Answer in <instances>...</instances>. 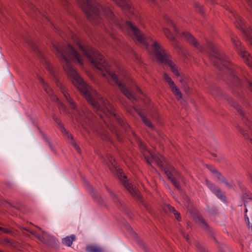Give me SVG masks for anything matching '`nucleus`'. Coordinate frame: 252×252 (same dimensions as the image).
I'll use <instances>...</instances> for the list:
<instances>
[{"label": "nucleus", "instance_id": "0eeeda50", "mask_svg": "<svg viewBox=\"0 0 252 252\" xmlns=\"http://www.w3.org/2000/svg\"><path fill=\"white\" fill-rule=\"evenodd\" d=\"M231 41L237 48L238 54L243 59L244 62L252 69V57L241 46V43L235 36L231 37Z\"/></svg>", "mask_w": 252, "mask_h": 252}, {"label": "nucleus", "instance_id": "a18cd8bd", "mask_svg": "<svg viewBox=\"0 0 252 252\" xmlns=\"http://www.w3.org/2000/svg\"><path fill=\"white\" fill-rule=\"evenodd\" d=\"M173 214H174L175 217L177 220H181V217H180V214L178 212L176 211Z\"/></svg>", "mask_w": 252, "mask_h": 252}, {"label": "nucleus", "instance_id": "aec40b11", "mask_svg": "<svg viewBox=\"0 0 252 252\" xmlns=\"http://www.w3.org/2000/svg\"><path fill=\"white\" fill-rule=\"evenodd\" d=\"M53 120L56 122V123L60 126L61 127V130L62 132L63 133L64 135H68V132L67 131L66 129L64 127L63 125V123H62V121L60 119L57 118V117L53 115Z\"/></svg>", "mask_w": 252, "mask_h": 252}, {"label": "nucleus", "instance_id": "a211bd4d", "mask_svg": "<svg viewBox=\"0 0 252 252\" xmlns=\"http://www.w3.org/2000/svg\"><path fill=\"white\" fill-rule=\"evenodd\" d=\"M170 87L172 92L174 93L178 99L182 98V94L175 83H173V85H170Z\"/></svg>", "mask_w": 252, "mask_h": 252}, {"label": "nucleus", "instance_id": "9b49d317", "mask_svg": "<svg viewBox=\"0 0 252 252\" xmlns=\"http://www.w3.org/2000/svg\"><path fill=\"white\" fill-rule=\"evenodd\" d=\"M67 51L68 54L74 57L81 65H83V62L81 56L77 53L76 50L70 44L68 45Z\"/></svg>", "mask_w": 252, "mask_h": 252}, {"label": "nucleus", "instance_id": "49530a36", "mask_svg": "<svg viewBox=\"0 0 252 252\" xmlns=\"http://www.w3.org/2000/svg\"><path fill=\"white\" fill-rule=\"evenodd\" d=\"M247 83L248 84L249 89L252 92V82L248 80L247 81Z\"/></svg>", "mask_w": 252, "mask_h": 252}, {"label": "nucleus", "instance_id": "ea45409f", "mask_svg": "<svg viewBox=\"0 0 252 252\" xmlns=\"http://www.w3.org/2000/svg\"><path fill=\"white\" fill-rule=\"evenodd\" d=\"M207 168L214 175L218 171L214 167L211 165H207Z\"/></svg>", "mask_w": 252, "mask_h": 252}, {"label": "nucleus", "instance_id": "09e8293b", "mask_svg": "<svg viewBox=\"0 0 252 252\" xmlns=\"http://www.w3.org/2000/svg\"><path fill=\"white\" fill-rule=\"evenodd\" d=\"M211 93L212 94V95H214V96L216 97V99L218 98L217 96V94L218 92L217 91H213Z\"/></svg>", "mask_w": 252, "mask_h": 252}, {"label": "nucleus", "instance_id": "c756f323", "mask_svg": "<svg viewBox=\"0 0 252 252\" xmlns=\"http://www.w3.org/2000/svg\"><path fill=\"white\" fill-rule=\"evenodd\" d=\"M57 99L58 101V107L60 111L64 112L65 113H67V109L66 107L62 102L59 101L58 98H57Z\"/></svg>", "mask_w": 252, "mask_h": 252}, {"label": "nucleus", "instance_id": "7c9ffc66", "mask_svg": "<svg viewBox=\"0 0 252 252\" xmlns=\"http://www.w3.org/2000/svg\"><path fill=\"white\" fill-rule=\"evenodd\" d=\"M231 105L235 108L237 111L240 112L241 114H243V110L240 106L236 102L233 101V100H231Z\"/></svg>", "mask_w": 252, "mask_h": 252}, {"label": "nucleus", "instance_id": "c85d7f7f", "mask_svg": "<svg viewBox=\"0 0 252 252\" xmlns=\"http://www.w3.org/2000/svg\"><path fill=\"white\" fill-rule=\"evenodd\" d=\"M40 81L42 82L43 85L44 86V89L45 91L49 94V95H52V91L51 90V89L48 87V86L46 84V83L44 82L43 79L42 78H40Z\"/></svg>", "mask_w": 252, "mask_h": 252}, {"label": "nucleus", "instance_id": "f03ea898", "mask_svg": "<svg viewBox=\"0 0 252 252\" xmlns=\"http://www.w3.org/2000/svg\"><path fill=\"white\" fill-rule=\"evenodd\" d=\"M72 39L77 44L79 50L92 63L102 72V75L113 81L120 88L122 93L129 100L135 99L134 96L126 88V86L119 79L117 75L110 71L102 55L92 47H86L79 40L75 35H72Z\"/></svg>", "mask_w": 252, "mask_h": 252}, {"label": "nucleus", "instance_id": "423d86ee", "mask_svg": "<svg viewBox=\"0 0 252 252\" xmlns=\"http://www.w3.org/2000/svg\"><path fill=\"white\" fill-rule=\"evenodd\" d=\"M208 46L212 52L210 56V59L214 62L215 65L218 66L220 69H222V68L220 66L219 63L221 64L224 68H228L229 67V63L227 59L222 57L218 52L217 48L213 43L211 42L208 43Z\"/></svg>", "mask_w": 252, "mask_h": 252}, {"label": "nucleus", "instance_id": "a878e982", "mask_svg": "<svg viewBox=\"0 0 252 252\" xmlns=\"http://www.w3.org/2000/svg\"><path fill=\"white\" fill-rule=\"evenodd\" d=\"M68 138H69L71 141V144L73 145V146L74 147V148L79 152V153H80L81 152V150H80V148L79 147V146L77 145V144L73 141V136L72 134H69L68 133V135H66Z\"/></svg>", "mask_w": 252, "mask_h": 252}, {"label": "nucleus", "instance_id": "dca6fc26", "mask_svg": "<svg viewBox=\"0 0 252 252\" xmlns=\"http://www.w3.org/2000/svg\"><path fill=\"white\" fill-rule=\"evenodd\" d=\"M86 251L88 252H104V249L98 246L90 245L86 247Z\"/></svg>", "mask_w": 252, "mask_h": 252}, {"label": "nucleus", "instance_id": "c03bdc74", "mask_svg": "<svg viewBox=\"0 0 252 252\" xmlns=\"http://www.w3.org/2000/svg\"><path fill=\"white\" fill-rule=\"evenodd\" d=\"M180 78L179 79V81L181 83L185 85L184 84L186 83L185 81V76L184 74H181V77H179Z\"/></svg>", "mask_w": 252, "mask_h": 252}, {"label": "nucleus", "instance_id": "5701e85b", "mask_svg": "<svg viewBox=\"0 0 252 252\" xmlns=\"http://www.w3.org/2000/svg\"><path fill=\"white\" fill-rule=\"evenodd\" d=\"M152 158L159 167H163L162 160L161 158L157 156H152Z\"/></svg>", "mask_w": 252, "mask_h": 252}, {"label": "nucleus", "instance_id": "5fc2aeb1", "mask_svg": "<svg viewBox=\"0 0 252 252\" xmlns=\"http://www.w3.org/2000/svg\"><path fill=\"white\" fill-rule=\"evenodd\" d=\"M110 193L111 194V195L112 196H114V198L116 199V200H117V197L115 196V194L112 192V191H110Z\"/></svg>", "mask_w": 252, "mask_h": 252}, {"label": "nucleus", "instance_id": "6ab92c4d", "mask_svg": "<svg viewBox=\"0 0 252 252\" xmlns=\"http://www.w3.org/2000/svg\"><path fill=\"white\" fill-rule=\"evenodd\" d=\"M164 172L165 174L166 175L167 178L170 180H171L172 178H173V173H176L180 177V173L176 171V170L173 168L171 167L170 170L167 168H164Z\"/></svg>", "mask_w": 252, "mask_h": 252}, {"label": "nucleus", "instance_id": "c9c22d12", "mask_svg": "<svg viewBox=\"0 0 252 252\" xmlns=\"http://www.w3.org/2000/svg\"><path fill=\"white\" fill-rule=\"evenodd\" d=\"M3 233L9 234L11 233V231L8 228L0 227V234Z\"/></svg>", "mask_w": 252, "mask_h": 252}, {"label": "nucleus", "instance_id": "6e6552de", "mask_svg": "<svg viewBox=\"0 0 252 252\" xmlns=\"http://www.w3.org/2000/svg\"><path fill=\"white\" fill-rule=\"evenodd\" d=\"M235 19V24L236 27L241 30L245 34L247 39L252 45V28L246 29L244 22L241 17L238 15H234Z\"/></svg>", "mask_w": 252, "mask_h": 252}, {"label": "nucleus", "instance_id": "ddd939ff", "mask_svg": "<svg viewBox=\"0 0 252 252\" xmlns=\"http://www.w3.org/2000/svg\"><path fill=\"white\" fill-rule=\"evenodd\" d=\"M246 125L250 129V133L247 134L244 130L239 126V131L246 139H249L250 141L252 144V122L246 120Z\"/></svg>", "mask_w": 252, "mask_h": 252}, {"label": "nucleus", "instance_id": "58836bf2", "mask_svg": "<svg viewBox=\"0 0 252 252\" xmlns=\"http://www.w3.org/2000/svg\"><path fill=\"white\" fill-rule=\"evenodd\" d=\"M101 137L102 139L105 140H109L110 138L108 133L104 132L103 133L101 134Z\"/></svg>", "mask_w": 252, "mask_h": 252}, {"label": "nucleus", "instance_id": "4be33fe9", "mask_svg": "<svg viewBox=\"0 0 252 252\" xmlns=\"http://www.w3.org/2000/svg\"><path fill=\"white\" fill-rule=\"evenodd\" d=\"M213 193L220 199L224 201L226 200V197L225 196L224 193L222 192L220 189L217 188Z\"/></svg>", "mask_w": 252, "mask_h": 252}, {"label": "nucleus", "instance_id": "37998d69", "mask_svg": "<svg viewBox=\"0 0 252 252\" xmlns=\"http://www.w3.org/2000/svg\"><path fill=\"white\" fill-rule=\"evenodd\" d=\"M233 81L235 83L236 86H238L240 84V80L238 77L233 76Z\"/></svg>", "mask_w": 252, "mask_h": 252}, {"label": "nucleus", "instance_id": "9d476101", "mask_svg": "<svg viewBox=\"0 0 252 252\" xmlns=\"http://www.w3.org/2000/svg\"><path fill=\"white\" fill-rule=\"evenodd\" d=\"M28 231H29L32 234L34 235L40 241L45 244H49L50 241H51L52 239V237L43 230H42V234L41 235L37 233L34 231L30 230Z\"/></svg>", "mask_w": 252, "mask_h": 252}, {"label": "nucleus", "instance_id": "3c124183", "mask_svg": "<svg viewBox=\"0 0 252 252\" xmlns=\"http://www.w3.org/2000/svg\"><path fill=\"white\" fill-rule=\"evenodd\" d=\"M144 157H145V159L146 161L147 162V163L148 164H150L151 161L150 160V158L147 157H146L145 155H144Z\"/></svg>", "mask_w": 252, "mask_h": 252}, {"label": "nucleus", "instance_id": "393cba45", "mask_svg": "<svg viewBox=\"0 0 252 252\" xmlns=\"http://www.w3.org/2000/svg\"><path fill=\"white\" fill-rule=\"evenodd\" d=\"M163 30L166 37L169 40L175 42V38L170 31L166 28H164Z\"/></svg>", "mask_w": 252, "mask_h": 252}, {"label": "nucleus", "instance_id": "13d9d810", "mask_svg": "<svg viewBox=\"0 0 252 252\" xmlns=\"http://www.w3.org/2000/svg\"><path fill=\"white\" fill-rule=\"evenodd\" d=\"M0 252H1V251L0 250Z\"/></svg>", "mask_w": 252, "mask_h": 252}, {"label": "nucleus", "instance_id": "6e6d98bb", "mask_svg": "<svg viewBox=\"0 0 252 252\" xmlns=\"http://www.w3.org/2000/svg\"><path fill=\"white\" fill-rule=\"evenodd\" d=\"M245 219H247L248 220V223H249V219H248V217L246 215H245Z\"/></svg>", "mask_w": 252, "mask_h": 252}, {"label": "nucleus", "instance_id": "2f4dec72", "mask_svg": "<svg viewBox=\"0 0 252 252\" xmlns=\"http://www.w3.org/2000/svg\"><path fill=\"white\" fill-rule=\"evenodd\" d=\"M222 182L224 183L225 185L228 188H233L235 186V184L233 181L229 182L225 178H224Z\"/></svg>", "mask_w": 252, "mask_h": 252}, {"label": "nucleus", "instance_id": "473e14b6", "mask_svg": "<svg viewBox=\"0 0 252 252\" xmlns=\"http://www.w3.org/2000/svg\"><path fill=\"white\" fill-rule=\"evenodd\" d=\"M214 176L216 177L218 180L221 182L225 178L224 176L219 171L216 173V174L214 175Z\"/></svg>", "mask_w": 252, "mask_h": 252}, {"label": "nucleus", "instance_id": "8fccbe9b", "mask_svg": "<svg viewBox=\"0 0 252 252\" xmlns=\"http://www.w3.org/2000/svg\"><path fill=\"white\" fill-rule=\"evenodd\" d=\"M184 88H185V92L186 93H189V88L187 87V86H185V85H184Z\"/></svg>", "mask_w": 252, "mask_h": 252}, {"label": "nucleus", "instance_id": "20e7f679", "mask_svg": "<svg viewBox=\"0 0 252 252\" xmlns=\"http://www.w3.org/2000/svg\"><path fill=\"white\" fill-rule=\"evenodd\" d=\"M108 159L112 166L119 171V175L118 176V178L121 181L123 185L125 187V188L127 190V191H128V192L134 198L139 200L140 201H142V198L141 196L140 191L136 188H134L133 186L128 182L126 176L124 173L121 172V170H120L119 168L118 169H117V162H116L114 158L112 156L109 155L108 156Z\"/></svg>", "mask_w": 252, "mask_h": 252}, {"label": "nucleus", "instance_id": "bf43d9fd", "mask_svg": "<svg viewBox=\"0 0 252 252\" xmlns=\"http://www.w3.org/2000/svg\"><path fill=\"white\" fill-rule=\"evenodd\" d=\"M77 1H78V0H77Z\"/></svg>", "mask_w": 252, "mask_h": 252}, {"label": "nucleus", "instance_id": "f704fd0d", "mask_svg": "<svg viewBox=\"0 0 252 252\" xmlns=\"http://www.w3.org/2000/svg\"><path fill=\"white\" fill-rule=\"evenodd\" d=\"M164 19L167 22H170L171 26L174 28V29L175 30V32L177 33H179L177 29H176L175 25L172 22V21L170 20L169 18L167 16H165L164 17Z\"/></svg>", "mask_w": 252, "mask_h": 252}, {"label": "nucleus", "instance_id": "f3484780", "mask_svg": "<svg viewBox=\"0 0 252 252\" xmlns=\"http://www.w3.org/2000/svg\"><path fill=\"white\" fill-rule=\"evenodd\" d=\"M75 240V236L74 235H71L70 236H66L63 239L62 243L66 246L70 247Z\"/></svg>", "mask_w": 252, "mask_h": 252}, {"label": "nucleus", "instance_id": "412c9836", "mask_svg": "<svg viewBox=\"0 0 252 252\" xmlns=\"http://www.w3.org/2000/svg\"><path fill=\"white\" fill-rule=\"evenodd\" d=\"M104 122L107 125L108 128L111 131V132L117 136L118 140H120L116 128L111 124V123L108 122V120H105Z\"/></svg>", "mask_w": 252, "mask_h": 252}, {"label": "nucleus", "instance_id": "4c0bfd02", "mask_svg": "<svg viewBox=\"0 0 252 252\" xmlns=\"http://www.w3.org/2000/svg\"><path fill=\"white\" fill-rule=\"evenodd\" d=\"M0 244L4 245H10L11 244L10 241L8 239L0 240Z\"/></svg>", "mask_w": 252, "mask_h": 252}, {"label": "nucleus", "instance_id": "39448f33", "mask_svg": "<svg viewBox=\"0 0 252 252\" xmlns=\"http://www.w3.org/2000/svg\"><path fill=\"white\" fill-rule=\"evenodd\" d=\"M60 89L66 100L70 104V107L73 110L72 114L78 122H81L82 121L85 120V119L89 117L91 114L90 113H88L87 115L84 113L83 114L77 108L76 103L70 96L69 94L67 93L66 89L64 86H61Z\"/></svg>", "mask_w": 252, "mask_h": 252}, {"label": "nucleus", "instance_id": "f257e3e1", "mask_svg": "<svg viewBox=\"0 0 252 252\" xmlns=\"http://www.w3.org/2000/svg\"><path fill=\"white\" fill-rule=\"evenodd\" d=\"M56 55L63 60V68L68 76L71 79L73 84L83 94L86 100L96 110H101L112 120H115L126 130L129 127L124 120L115 113L114 108L107 100L99 97L96 91L90 87L83 80L76 70L70 65L69 60L66 57V53L58 46L54 45Z\"/></svg>", "mask_w": 252, "mask_h": 252}, {"label": "nucleus", "instance_id": "2eb2a0df", "mask_svg": "<svg viewBox=\"0 0 252 252\" xmlns=\"http://www.w3.org/2000/svg\"><path fill=\"white\" fill-rule=\"evenodd\" d=\"M135 111L137 112V113L138 114L139 116L140 117L142 122L145 124V125H146L147 126L150 127L151 129L154 128V125L152 124L151 121L144 115H143L142 113L139 110L136 109L135 108Z\"/></svg>", "mask_w": 252, "mask_h": 252}, {"label": "nucleus", "instance_id": "de8ad7c7", "mask_svg": "<svg viewBox=\"0 0 252 252\" xmlns=\"http://www.w3.org/2000/svg\"><path fill=\"white\" fill-rule=\"evenodd\" d=\"M182 234L183 236L185 237V238L186 239V240L189 242V239L188 235H186L183 232H182Z\"/></svg>", "mask_w": 252, "mask_h": 252}, {"label": "nucleus", "instance_id": "cd10ccee", "mask_svg": "<svg viewBox=\"0 0 252 252\" xmlns=\"http://www.w3.org/2000/svg\"><path fill=\"white\" fill-rule=\"evenodd\" d=\"M163 77L164 80L168 84L169 86L170 85H173V84L174 83L171 77L166 73H163Z\"/></svg>", "mask_w": 252, "mask_h": 252}, {"label": "nucleus", "instance_id": "1a4fd4ad", "mask_svg": "<svg viewBox=\"0 0 252 252\" xmlns=\"http://www.w3.org/2000/svg\"><path fill=\"white\" fill-rule=\"evenodd\" d=\"M182 36L185 38L193 46L196 48L200 52H203V48L200 45L194 37L188 32H183L182 33Z\"/></svg>", "mask_w": 252, "mask_h": 252}, {"label": "nucleus", "instance_id": "79ce46f5", "mask_svg": "<svg viewBox=\"0 0 252 252\" xmlns=\"http://www.w3.org/2000/svg\"><path fill=\"white\" fill-rule=\"evenodd\" d=\"M166 209L170 212H172L173 213L176 211L174 207H172V206L169 204L166 205Z\"/></svg>", "mask_w": 252, "mask_h": 252}, {"label": "nucleus", "instance_id": "7ed1b4c3", "mask_svg": "<svg viewBox=\"0 0 252 252\" xmlns=\"http://www.w3.org/2000/svg\"><path fill=\"white\" fill-rule=\"evenodd\" d=\"M126 26L132 32L137 41L144 44L147 49L150 45L153 47L154 54L159 62L167 63L170 66L171 71L176 77H181V74L175 64L170 60L169 55L161 46L154 41L151 37L144 36L138 28L131 22H126Z\"/></svg>", "mask_w": 252, "mask_h": 252}, {"label": "nucleus", "instance_id": "e433bc0d", "mask_svg": "<svg viewBox=\"0 0 252 252\" xmlns=\"http://www.w3.org/2000/svg\"><path fill=\"white\" fill-rule=\"evenodd\" d=\"M138 145L139 147L141 149V150L143 151H146V146L144 144V143L141 140H139L137 142Z\"/></svg>", "mask_w": 252, "mask_h": 252}, {"label": "nucleus", "instance_id": "a19ab883", "mask_svg": "<svg viewBox=\"0 0 252 252\" xmlns=\"http://www.w3.org/2000/svg\"><path fill=\"white\" fill-rule=\"evenodd\" d=\"M195 245L197 248L200 252H205L204 249L200 245L198 242H196L195 243Z\"/></svg>", "mask_w": 252, "mask_h": 252}, {"label": "nucleus", "instance_id": "b1692460", "mask_svg": "<svg viewBox=\"0 0 252 252\" xmlns=\"http://www.w3.org/2000/svg\"><path fill=\"white\" fill-rule=\"evenodd\" d=\"M244 205L245 207V212H247L248 209L252 208V199L249 198L245 200Z\"/></svg>", "mask_w": 252, "mask_h": 252}, {"label": "nucleus", "instance_id": "603ef678", "mask_svg": "<svg viewBox=\"0 0 252 252\" xmlns=\"http://www.w3.org/2000/svg\"><path fill=\"white\" fill-rule=\"evenodd\" d=\"M31 47L35 51L37 50V47L35 45H34L33 44H31Z\"/></svg>", "mask_w": 252, "mask_h": 252}, {"label": "nucleus", "instance_id": "864d4df0", "mask_svg": "<svg viewBox=\"0 0 252 252\" xmlns=\"http://www.w3.org/2000/svg\"><path fill=\"white\" fill-rule=\"evenodd\" d=\"M152 4H156L157 3V0H148Z\"/></svg>", "mask_w": 252, "mask_h": 252}, {"label": "nucleus", "instance_id": "4d7b16f0", "mask_svg": "<svg viewBox=\"0 0 252 252\" xmlns=\"http://www.w3.org/2000/svg\"><path fill=\"white\" fill-rule=\"evenodd\" d=\"M40 230H41V228H40L39 227H38V226H36Z\"/></svg>", "mask_w": 252, "mask_h": 252}, {"label": "nucleus", "instance_id": "72a5a7b5", "mask_svg": "<svg viewBox=\"0 0 252 252\" xmlns=\"http://www.w3.org/2000/svg\"><path fill=\"white\" fill-rule=\"evenodd\" d=\"M171 182L173 184L175 188L177 189H180L181 188L180 184L177 181L176 179L174 177L170 180Z\"/></svg>", "mask_w": 252, "mask_h": 252}, {"label": "nucleus", "instance_id": "bb28decb", "mask_svg": "<svg viewBox=\"0 0 252 252\" xmlns=\"http://www.w3.org/2000/svg\"><path fill=\"white\" fill-rule=\"evenodd\" d=\"M205 183L208 188L213 192L218 188L208 179L205 180Z\"/></svg>", "mask_w": 252, "mask_h": 252}, {"label": "nucleus", "instance_id": "4468645a", "mask_svg": "<svg viewBox=\"0 0 252 252\" xmlns=\"http://www.w3.org/2000/svg\"><path fill=\"white\" fill-rule=\"evenodd\" d=\"M195 221L203 229L206 230L208 232L211 231L209 225L204 219L201 215H197L195 218Z\"/></svg>", "mask_w": 252, "mask_h": 252}, {"label": "nucleus", "instance_id": "f8f14e48", "mask_svg": "<svg viewBox=\"0 0 252 252\" xmlns=\"http://www.w3.org/2000/svg\"><path fill=\"white\" fill-rule=\"evenodd\" d=\"M126 11L132 12V8L128 0H112Z\"/></svg>", "mask_w": 252, "mask_h": 252}]
</instances>
